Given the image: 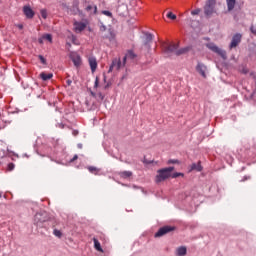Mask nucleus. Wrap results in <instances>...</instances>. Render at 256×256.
<instances>
[{
  "label": "nucleus",
  "mask_w": 256,
  "mask_h": 256,
  "mask_svg": "<svg viewBox=\"0 0 256 256\" xmlns=\"http://www.w3.org/2000/svg\"><path fill=\"white\" fill-rule=\"evenodd\" d=\"M162 49L166 55H172V53L176 55L177 49H179V44L164 42L162 44Z\"/></svg>",
  "instance_id": "3"
},
{
  "label": "nucleus",
  "mask_w": 256,
  "mask_h": 256,
  "mask_svg": "<svg viewBox=\"0 0 256 256\" xmlns=\"http://www.w3.org/2000/svg\"><path fill=\"white\" fill-rule=\"evenodd\" d=\"M228 11H233L235 9V5L237 3V0H226Z\"/></svg>",
  "instance_id": "19"
},
{
  "label": "nucleus",
  "mask_w": 256,
  "mask_h": 256,
  "mask_svg": "<svg viewBox=\"0 0 256 256\" xmlns=\"http://www.w3.org/2000/svg\"><path fill=\"white\" fill-rule=\"evenodd\" d=\"M39 60L41 61V63H43V65H45V63H47V60H45V57H43L42 55H39Z\"/></svg>",
  "instance_id": "34"
},
{
  "label": "nucleus",
  "mask_w": 256,
  "mask_h": 256,
  "mask_svg": "<svg viewBox=\"0 0 256 256\" xmlns=\"http://www.w3.org/2000/svg\"><path fill=\"white\" fill-rule=\"evenodd\" d=\"M39 217H41V215L40 214H36V216H35V223H36V225L38 227L41 226V223H45V220L41 221V218H39Z\"/></svg>",
  "instance_id": "23"
},
{
  "label": "nucleus",
  "mask_w": 256,
  "mask_h": 256,
  "mask_svg": "<svg viewBox=\"0 0 256 256\" xmlns=\"http://www.w3.org/2000/svg\"><path fill=\"white\" fill-rule=\"evenodd\" d=\"M168 165L178 164L179 160H168Z\"/></svg>",
  "instance_id": "35"
},
{
  "label": "nucleus",
  "mask_w": 256,
  "mask_h": 256,
  "mask_svg": "<svg viewBox=\"0 0 256 256\" xmlns=\"http://www.w3.org/2000/svg\"><path fill=\"white\" fill-rule=\"evenodd\" d=\"M127 59H130V61H135V59H137V54H135V52L132 50H129L123 58V65L127 63Z\"/></svg>",
  "instance_id": "12"
},
{
  "label": "nucleus",
  "mask_w": 256,
  "mask_h": 256,
  "mask_svg": "<svg viewBox=\"0 0 256 256\" xmlns=\"http://www.w3.org/2000/svg\"><path fill=\"white\" fill-rule=\"evenodd\" d=\"M241 34H235L232 37V41L230 43V49H235V47H237L239 45V43H241Z\"/></svg>",
  "instance_id": "9"
},
{
  "label": "nucleus",
  "mask_w": 256,
  "mask_h": 256,
  "mask_svg": "<svg viewBox=\"0 0 256 256\" xmlns=\"http://www.w3.org/2000/svg\"><path fill=\"white\" fill-rule=\"evenodd\" d=\"M176 255H178V256L187 255V248L185 246H181V247L177 248Z\"/></svg>",
  "instance_id": "18"
},
{
  "label": "nucleus",
  "mask_w": 256,
  "mask_h": 256,
  "mask_svg": "<svg viewBox=\"0 0 256 256\" xmlns=\"http://www.w3.org/2000/svg\"><path fill=\"white\" fill-rule=\"evenodd\" d=\"M99 87V78L96 77L94 88L97 89Z\"/></svg>",
  "instance_id": "36"
},
{
  "label": "nucleus",
  "mask_w": 256,
  "mask_h": 256,
  "mask_svg": "<svg viewBox=\"0 0 256 256\" xmlns=\"http://www.w3.org/2000/svg\"><path fill=\"white\" fill-rule=\"evenodd\" d=\"M13 169H15V164L14 163H9L8 167H7V170L8 171H13Z\"/></svg>",
  "instance_id": "32"
},
{
  "label": "nucleus",
  "mask_w": 256,
  "mask_h": 256,
  "mask_svg": "<svg viewBox=\"0 0 256 256\" xmlns=\"http://www.w3.org/2000/svg\"><path fill=\"white\" fill-rule=\"evenodd\" d=\"M189 49H190L189 47H185L181 49L177 48L176 50L177 57H179V55H185V53H189Z\"/></svg>",
  "instance_id": "20"
},
{
  "label": "nucleus",
  "mask_w": 256,
  "mask_h": 256,
  "mask_svg": "<svg viewBox=\"0 0 256 256\" xmlns=\"http://www.w3.org/2000/svg\"><path fill=\"white\" fill-rule=\"evenodd\" d=\"M107 87H109V85H106V86H105V89H107Z\"/></svg>",
  "instance_id": "46"
},
{
  "label": "nucleus",
  "mask_w": 256,
  "mask_h": 256,
  "mask_svg": "<svg viewBox=\"0 0 256 256\" xmlns=\"http://www.w3.org/2000/svg\"><path fill=\"white\" fill-rule=\"evenodd\" d=\"M40 13H41V17H43V19H47V10L42 9V10L40 11Z\"/></svg>",
  "instance_id": "31"
},
{
  "label": "nucleus",
  "mask_w": 256,
  "mask_h": 256,
  "mask_svg": "<svg viewBox=\"0 0 256 256\" xmlns=\"http://www.w3.org/2000/svg\"><path fill=\"white\" fill-rule=\"evenodd\" d=\"M77 159H79V156L74 155V157L71 159V161H77Z\"/></svg>",
  "instance_id": "42"
},
{
  "label": "nucleus",
  "mask_w": 256,
  "mask_h": 256,
  "mask_svg": "<svg viewBox=\"0 0 256 256\" xmlns=\"http://www.w3.org/2000/svg\"><path fill=\"white\" fill-rule=\"evenodd\" d=\"M88 171H90L94 175H97V173H99V169H97V167H95V166H89Z\"/></svg>",
  "instance_id": "24"
},
{
  "label": "nucleus",
  "mask_w": 256,
  "mask_h": 256,
  "mask_svg": "<svg viewBox=\"0 0 256 256\" xmlns=\"http://www.w3.org/2000/svg\"><path fill=\"white\" fill-rule=\"evenodd\" d=\"M23 13L27 19H33V17H35V12L31 9V6H24Z\"/></svg>",
  "instance_id": "10"
},
{
  "label": "nucleus",
  "mask_w": 256,
  "mask_h": 256,
  "mask_svg": "<svg viewBox=\"0 0 256 256\" xmlns=\"http://www.w3.org/2000/svg\"><path fill=\"white\" fill-rule=\"evenodd\" d=\"M15 27H17L20 31L23 29V24H16Z\"/></svg>",
  "instance_id": "38"
},
{
  "label": "nucleus",
  "mask_w": 256,
  "mask_h": 256,
  "mask_svg": "<svg viewBox=\"0 0 256 256\" xmlns=\"http://www.w3.org/2000/svg\"><path fill=\"white\" fill-rule=\"evenodd\" d=\"M53 235H55V237L61 238L63 234L60 232V230L54 229Z\"/></svg>",
  "instance_id": "30"
},
{
  "label": "nucleus",
  "mask_w": 256,
  "mask_h": 256,
  "mask_svg": "<svg viewBox=\"0 0 256 256\" xmlns=\"http://www.w3.org/2000/svg\"><path fill=\"white\" fill-rule=\"evenodd\" d=\"M72 135H73L74 137H77V135H79V130H73V131H72Z\"/></svg>",
  "instance_id": "37"
},
{
  "label": "nucleus",
  "mask_w": 256,
  "mask_h": 256,
  "mask_svg": "<svg viewBox=\"0 0 256 256\" xmlns=\"http://www.w3.org/2000/svg\"><path fill=\"white\" fill-rule=\"evenodd\" d=\"M86 11L90 13V15H97V6L96 5H88L86 7Z\"/></svg>",
  "instance_id": "15"
},
{
  "label": "nucleus",
  "mask_w": 256,
  "mask_h": 256,
  "mask_svg": "<svg viewBox=\"0 0 256 256\" xmlns=\"http://www.w3.org/2000/svg\"><path fill=\"white\" fill-rule=\"evenodd\" d=\"M88 63H89V66H90V69H91L92 73H95V71H97V58L90 57L88 59Z\"/></svg>",
  "instance_id": "13"
},
{
  "label": "nucleus",
  "mask_w": 256,
  "mask_h": 256,
  "mask_svg": "<svg viewBox=\"0 0 256 256\" xmlns=\"http://www.w3.org/2000/svg\"><path fill=\"white\" fill-rule=\"evenodd\" d=\"M200 13H201V10L197 8L191 12V15H199Z\"/></svg>",
  "instance_id": "33"
},
{
  "label": "nucleus",
  "mask_w": 256,
  "mask_h": 256,
  "mask_svg": "<svg viewBox=\"0 0 256 256\" xmlns=\"http://www.w3.org/2000/svg\"><path fill=\"white\" fill-rule=\"evenodd\" d=\"M133 176V172L131 171H122L119 172V177H121V179H129V177Z\"/></svg>",
  "instance_id": "16"
},
{
  "label": "nucleus",
  "mask_w": 256,
  "mask_h": 256,
  "mask_svg": "<svg viewBox=\"0 0 256 256\" xmlns=\"http://www.w3.org/2000/svg\"><path fill=\"white\" fill-rule=\"evenodd\" d=\"M90 95H91L92 97H94V99H96V97H97V94H96L95 92H93V91L90 92Z\"/></svg>",
  "instance_id": "41"
},
{
  "label": "nucleus",
  "mask_w": 256,
  "mask_h": 256,
  "mask_svg": "<svg viewBox=\"0 0 256 256\" xmlns=\"http://www.w3.org/2000/svg\"><path fill=\"white\" fill-rule=\"evenodd\" d=\"M86 28H87V24L83 22H74L75 33H81L82 31H85Z\"/></svg>",
  "instance_id": "11"
},
{
  "label": "nucleus",
  "mask_w": 256,
  "mask_h": 256,
  "mask_svg": "<svg viewBox=\"0 0 256 256\" xmlns=\"http://www.w3.org/2000/svg\"><path fill=\"white\" fill-rule=\"evenodd\" d=\"M243 73L247 74V73H249V71L248 70H243Z\"/></svg>",
  "instance_id": "44"
},
{
  "label": "nucleus",
  "mask_w": 256,
  "mask_h": 256,
  "mask_svg": "<svg viewBox=\"0 0 256 256\" xmlns=\"http://www.w3.org/2000/svg\"><path fill=\"white\" fill-rule=\"evenodd\" d=\"M206 47H208L210 51H213V53H217V55H220L222 59H227V52H225L221 48H218L217 45H215L214 43H208Z\"/></svg>",
  "instance_id": "4"
},
{
  "label": "nucleus",
  "mask_w": 256,
  "mask_h": 256,
  "mask_svg": "<svg viewBox=\"0 0 256 256\" xmlns=\"http://www.w3.org/2000/svg\"><path fill=\"white\" fill-rule=\"evenodd\" d=\"M96 99H97V101H103V99H105V95H103V93L99 92L98 94H96Z\"/></svg>",
  "instance_id": "29"
},
{
  "label": "nucleus",
  "mask_w": 256,
  "mask_h": 256,
  "mask_svg": "<svg viewBox=\"0 0 256 256\" xmlns=\"http://www.w3.org/2000/svg\"><path fill=\"white\" fill-rule=\"evenodd\" d=\"M72 83H73L72 80H70V79L66 80V85H68V87H71Z\"/></svg>",
  "instance_id": "40"
},
{
  "label": "nucleus",
  "mask_w": 256,
  "mask_h": 256,
  "mask_svg": "<svg viewBox=\"0 0 256 256\" xmlns=\"http://www.w3.org/2000/svg\"><path fill=\"white\" fill-rule=\"evenodd\" d=\"M0 198H1V194H0Z\"/></svg>",
  "instance_id": "47"
},
{
  "label": "nucleus",
  "mask_w": 256,
  "mask_h": 256,
  "mask_svg": "<svg viewBox=\"0 0 256 256\" xmlns=\"http://www.w3.org/2000/svg\"><path fill=\"white\" fill-rule=\"evenodd\" d=\"M196 71L199 73V75H201V77L207 79V66H205V64L198 62L196 65Z\"/></svg>",
  "instance_id": "6"
},
{
  "label": "nucleus",
  "mask_w": 256,
  "mask_h": 256,
  "mask_svg": "<svg viewBox=\"0 0 256 256\" xmlns=\"http://www.w3.org/2000/svg\"><path fill=\"white\" fill-rule=\"evenodd\" d=\"M43 41H45V38H43V36L38 39V43H40V45H43Z\"/></svg>",
  "instance_id": "39"
},
{
  "label": "nucleus",
  "mask_w": 256,
  "mask_h": 256,
  "mask_svg": "<svg viewBox=\"0 0 256 256\" xmlns=\"http://www.w3.org/2000/svg\"><path fill=\"white\" fill-rule=\"evenodd\" d=\"M105 29H106V27L104 25L101 26V28H100L101 31H105Z\"/></svg>",
  "instance_id": "43"
},
{
  "label": "nucleus",
  "mask_w": 256,
  "mask_h": 256,
  "mask_svg": "<svg viewBox=\"0 0 256 256\" xmlns=\"http://www.w3.org/2000/svg\"><path fill=\"white\" fill-rule=\"evenodd\" d=\"M40 79H42V81H49L50 79H53V73L42 72L40 73Z\"/></svg>",
  "instance_id": "14"
},
{
  "label": "nucleus",
  "mask_w": 256,
  "mask_h": 256,
  "mask_svg": "<svg viewBox=\"0 0 256 256\" xmlns=\"http://www.w3.org/2000/svg\"><path fill=\"white\" fill-rule=\"evenodd\" d=\"M171 231H175V227L163 226L157 231V233L155 234V237H163V235H167V233H171Z\"/></svg>",
  "instance_id": "5"
},
{
  "label": "nucleus",
  "mask_w": 256,
  "mask_h": 256,
  "mask_svg": "<svg viewBox=\"0 0 256 256\" xmlns=\"http://www.w3.org/2000/svg\"><path fill=\"white\" fill-rule=\"evenodd\" d=\"M191 169H192V171H203L201 162H198L197 164H192Z\"/></svg>",
  "instance_id": "21"
},
{
  "label": "nucleus",
  "mask_w": 256,
  "mask_h": 256,
  "mask_svg": "<svg viewBox=\"0 0 256 256\" xmlns=\"http://www.w3.org/2000/svg\"><path fill=\"white\" fill-rule=\"evenodd\" d=\"M172 179H177V177H183V173L181 172H171V176H170Z\"/></svg>",
  "instance_id": "27"
},
{
  "label": "nucleus",
  "mask_w": 256,
  "mask_h": 256,
  "mask_svg": "<svg viewBox=\"0 0 256 256\" xmlns=\"http://www.w3.org/2000/svg\"><path fill=\"white\" fill-rule=\"evenodd\" d=\"M70 59L75 65V67H81V56L75 52L70 53Z\"/></svg>",
  "instance_id": "8"
},
{
  "label": "nucleus",
  "mask_w": 256,
  "mask_h": 256,
  "mask_svg": "<svg viewBox=\"0 0 256 256\" xmlns=\"http://www.w3.org/2000/svg\"><path fill=\"white\" fill-rule=\"evenodd\" d=\"M43 39L49 41V43H53V36L51 34H44Z\"/></svg>",
  "instance_id": "25"
},
{
  "label": "nucleus",
  "mask_w": 256,
  "mask_h": 256,
  "mask_svg": "<svg viewBox=\"0 0 256 256\" xmlns=\"http://www.w3.org/2000/svg\"><path fill=\"white\" fill-rule=\"evenodd\" d=\"M94 248L96 251H99L100 253H103V248L101 247V243L97 238H93Z\"/></svg>",
  "instance_id": "17"
},
{
  "label": "nucleus",
  "mask_w": 256,
  "mask_h": 256,
  "mask_svg": "<svg viewBox=\"0 0 256 256\" xmlns=\"http://www.w3.org/2000/svg\"><path fill=\"white\" fill-rule=\"evenodd\" d=\"M153 41V34L147 33L145 35V45H148V43H151Z\"/></svg>",
  "instance_id": "22"
},
{
  "label": "nucleus",
  "mask_w": 256,
  "mask_h": 256,
  "mask_svg": "<svg viewBox=\"0 0 256 256\" xmlns=\"http://www.w3.org/2000/svg\"><path fill=\"white\" fill-rule=\"evenodd\" d=\"M217 0H206L204 5V15L206 17H213L217 13Z\"/></svg>",
  "instance_id": "2"
},
{
  "label": "nucleus",
  "mask_w": 256,
  "mask_h": 256,
  "mask_svg": "<svg viewBox=\"0 0 256 256\" xmlns=\"http://www.w3.org/2000/svg\"><path fill=\"white\" fill-rule=\"evenodd\" d=\"M102 15H106V17H110V19H113V13L109 10L102 11Z\"/></svg>",
  "instance_id": "28"
},
{
  "label": "nucleus",
  "mask_w": 256,
  "mask_h": 256,
  "mask_svg": "<svg viewBox=\"0 0 256 256\" xmlns=\"http://www.w3.org/2000/svg\"><path fill=\"white\" fill-rule=\"evenodd\" d=\"M122 67H125V65H123V62H121L120 59H114L108 70V73H111L113 69H115L116 71H119V69H121Z\"/></svg>",
  "instance_id": "7"
},
{
  "label": "nucleus",
  "mask_w": 256,
  "mask_h": 256,
  "mask_svg": "<svg viewBox=\"0 0 256 256\" xmlns=\"http://www.w3.org/2000/svg\"><path fill=\"white\" fill-rule=\"evenodd\" d=\"M72 39H73V43H75V36H72Z\"/></svg>",
  "instance_id": "45"
},
{
  "label": "nucleus",
  "mask_w": 256,
  "mask_h": 256,
  "mask_svg": "<svg viewBox=\"0 0 256 256\" xmlns=\"http://www.w3.org/2000/svg\"><path fill=\"white\" fill-rule=\"evenodd\" d=\"M173 171H175V167L173 166L157 170V175L155 176V183L159 184L167 181V179H171V173H173Z\"/></svg>",
  "instance_id": "1"
},
{
  "label": "nucleus",
  "mask_w": 256,
  "mask_h": 256,
  "mask_svg": "<svg viewBox=\"0 0 256 256\" xmlns=\"http://www.w3.org/2000/svg\"><path fill=\"white\" fill-rule=\"evenodd\" d=\"M166 17H167L168 19H171L172 21H175V19H177V15L173 14V12H168V13L166 14Z\"/></svg>",
  "instance_id": "26"
}]
</instances>
